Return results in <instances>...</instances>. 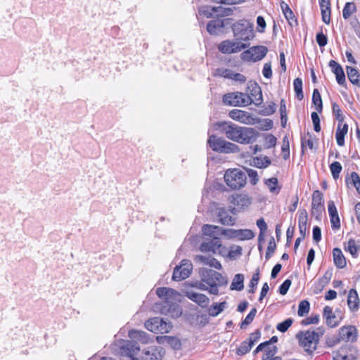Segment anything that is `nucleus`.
Segmentation results:
<instances>
[{
	"mask_svg": "<svg viewBox=\"0 0 360 360\" xmlns=\"http://www.w3.org/2000/svg\"><path fill=\"white\" fill-rule=\"evenodd\" d=\"M214 127L228 139L240 144L252 143L258 136L257 131L254 129L240 127L231 122H218Z\"/></svg>",
	"mask_w": 360,
	"mask_h": 360,
	"instance_id": "1",
	"label": "nucleus"
},
{
	"mask_svg": "<svg viewBox=\"0 0 360 360\" xmlns=\"http://www.w3.org/2000/svg\"><path fill=\"white\" fill-rule=\"evenodd\" d=\"M129 337L131 340H127L120 347V352L122 355L133 357L140 350L137 342L147 343L148 338L144 331L131 330L129 332Z\"/></svg>",
	"mask_w": 360,
	"mask_h": 360,
	"instance_id": "2",
	"label": "nucleus"
},
{
	"mask_svg": "<svg viewBox=\"0 0 360 360\" xmlns=\"http://www.w3.org/2000/svg\"><path fill=\"white\" fill-rule=\"evenodd\" d=\"M324 330L319 328L317 331L305 330L299 332L296 335V338L299 341V345L303 348L305 352L312 354L317 349L319 338L323 335Z\"/></svg>",
	"mask_w": 360,
	"mask_h": 360,
	"instance_id": "3",
	"label": "nucleus"
},
{
	"mask_svg": "<svg viewBox=\"0 0 360 360\" xmlns=\"http://www.w3.org/2000/svg\"><path fill=\"white\" fill-rule=\"evenodd\" d=\"M199 274L202 282L210 287L209 292L212 295L219 294V286L227 284V280L221 274L207 268H200Z\"/></svg>",
	"mask_w": 360,
	"mask_h": 360,
	"instance_id": "4",
	"label": "nucleus"
},
{
	"mask_svg": "<svg viewBox=\"0 0 360 360\" xmlns=\"http://www.w3.org/2000/svg\"><path fill=\"white\" fill-rule=\"evenodd\" d=\"M233 36L238 41H250L254 38L253 24L249 20L241 19L233 24Z\"/></svg>",
	"mask_w": 360,
	"mask_h": 360,
	"instance_id": "5",
	"label": "nucleus"
},
{
	"mask_svg": "<svg viewBox=\"0 0 360 360\" xmlns=\"http://www.w3.org/2000/svg\"><path fill=\"white\" fill-rule=\"evenodd\" d=\"M224 178L226 184L232 190L240 189L246 184V174L240 169L235 168L226 170Z\"/></svg>",
	"mask_w": 360,
	"mask_h": 360,
	"instance_id": "6",
	"label": "nucleus"
},
{
	"mask_svg": "<svg viewBox=\"0 0 360 360\" xmlns=\"http://www.w3.org/2000/svg\"><path fill=\"white\" fill-rule=\"evenodd\" d=\"M207 144L212 150L221 153H235L239 151V147L236 144L229 142L223 138L215 135L209 136Z\"/></svg>",
	"mask_w": 360,
	"mask_h": 360,
	"instance_id": "7",
	"label": "nucleus"
},
{
	"mask_svg": "<svg viewBox=\"0 0 360 360\" xmlns=\"http://www.w3.org/2000/svg\"><path fill=\"white\" fill-rule=\"evenodd\" d=\"M268 49L265 46H254L244 51L241 55V60L245 62H257L262 60L266 55Z\"/></svg>",
	"mask_w": 360,
	"mask_h": 360,
	"instance_id": "8",
	"label": "nucleus"
},
{
	"mask_svg": "<svg viewBox=\"0 0 360 360\" xmlns=\"http://www.w3.org/2000/svg\"><path fill=\"white\" fill-rule=\"evenodd\" d=\"M200 250L202 252H211L214 255L223 257L226 256L227 253V249L221 244L220 239H210L203 241L200 246Z\"/></svg>",
	"mask_w": 360,
	"mask_h": 360,
	"instance_id": "9",
	"label": "nucleus"
},
{
	"mask_svg": "<svg viewBox=\"0 0 360 360\" xmlns=\"http://www.w3.org/2000/svg\"><path fill=\"white\" fill-rule=\"evenodd\" d=\"M249 101L246 93L239 91L228 93L223 96L224 103L231 106H248Z\"/></svg>",
	"mask_w": 360,
	"mask_h": 360,
	"instance_id": "10",
	"label": "nucleus"
},
{
	"mask_svg": "<svg viewBox=\"0 0 360 360\" xmlns=\"http://www.w3.org/2000/svg\"><path fill=\"white\" fill-rule=\"evenodd\" d=\"M145 327L155 333H167L172 329L170 323L166 322L163 319L155 317L150 319L145 323Z\"/></svg>",
	"mask_w": 360,
	"mask_h": 360,
	"instance_id": "11",
	"label": "nucleus"
},
{
	"mask_svg": "<svg viewBox=\"0 0 360 360\" xmlns=\"http://www.w3.org/2000/svg\"><path fill=\"white\" fill-rule=\"evenodd\" d=\"M165 354V351L160 347H148L144 349L139 358L130 357L131 360H161L162 356Z\"/></svg>",
	"mask_w": 360,
	"mask_h": 360,
	"instance_id": "12",
	"label": "nucleus"
},
{
	"mask_svg": "<svg viewBox=\"0 0 360 360\" xmlns=\"http://www.w3.org/2000/svg\"><path fill=\"white\" fill-rule=\"evenodd\" d=\"M193 269V264L188 259H183L179 266L174 268L172 279L174 281H181L187 278Z\"/></svg>",
	"mask_w": 360,
	"mask_h": 360,
	"instance_id": "13",
	"label": "nucleus"
},
{
	"mask_svg": "<svg viewBox=\"0 0 360 360\" xmlns=\"http://www.w3.org/2000/svg\"><path fill=\"white\" fill-rule=\"evenodd\" d=\"M248 44L238 40H225L219 45V50L223 53H238L248 47Z\"/></svg>",
	"mask_w": 360,
	"mask_h": 360,
	"instance_id": "14",
	"label": "nucleus"
},
{
	"mask_svg": "<svg viewBox=\"0 0 360 360\" xmlns=\"http://www.w3.org/2000/svg\"><path fill=\"white\" fill-rule=\"evenodd\" d=\"M248 90L247 96L250 100V105L253 103L256 106H259L263 103L261 87L257 83L250 82L248 83Z\"/></svg>",
	"mask_w": 360,
	"mask_h": 360,
	"instance_id": "15",
	"label": "nucleus"
},
{
	"mask_svg": "<svg viewBox=\"0 0 360 360\" xmlns=\"http://www.w3.org/2000/svg\"><path fill=\"white\" fill-rule=\"evenodd\" d=\"M323 210V194L320 191L316 190L312 194L311 215L316 219H320Z\"/></svg>",
	"mask_w": 360,
	"mask_h": 360,
	"instance_id": "16",
	"label": "nucleus"
},
{
	"mask_svg": "<svg viewBox=\"0 0 360 360\" xmlns=\"http://www.w3.org/2000/svg\"><path fill=\"white\" fill-rule=\"evenodd\" d=\"M229 116L233 120L238 121L245 124H254L256 119L250 112L233 109L229 111Z\"/></svg>",
	"mask_w": 360,
	"mask_h": 360,
	"instance_id": "17",
	"label": "nucleus"
},
{
	"mask_svg": "<svg viewBox=\"0 0 360 360\" xmlns=\"http://www.w3.org/2000/svg\"><path fill=\"white\" fill-rule=\"evenodd\" d=\"M357 329L354 326H343L340 328L338 342L345 341L346 342H354L357 339Z\"/></svg>",
	"mask_w": 360,
	"mask_h": 360,
	"instance_id": "18",
	"label": "nucleus"
},
{
	"mask_svg": "<svg viewBox=\"0 0 360 360\" xmlns=\"http://www.w3.org/2000/svg\"><path fill=\"white\" fill-rule=\"evenodd\" d=\"M230 202L233 204L238 210L248 207L252 203L251 198L245 193L232 195L230 198Z\"/></svg>",
	"mask_w": 360,
	"mask_h": 360,
	"instance_id": "19",
	"label": "nucleus"
},
{
	"mask_svg": "<svg viewBox=\"0 0 360 360\" xmlns=\"http://www.w3.org/2000/svg\"><path fill=\"white\" fill-rule=\"evenodd\" d=\"M156 294L160 298L164 299L170 307H172L173 300H177V297L179 296L175 290L167 288H158Z\"/></svg>",
	"mask_w": 360,
	"mask_h": 360,
	"instance_id": "20",
	"label": "nucleus"
},
{
	"mask_svg": "<svg viewBox=\"0 0 360 360\" xmlns=\"http://www.w3.org/2000/svg\"><path fill=\"white\" fill-rule=\"evenodd\" d=\"M262 351H264L262 360L271 359L275 357L274 355L277 353V347L270 345L269 342H264L259 344L253 353L256 354Z\"/></svg>",
	"mask_w": 360,
	"mask_h": 360,
	"instance_id": "21",
	"label": "nucleus"
},
{
	"mask_svg": "<svg viewBox=\"0 0 360 360\" xmlns=\"http://www.w3.org/2000/svg\"><path fill=\"white\" fill-rule=\"evenodd\" d=\"M185 295L202 308L207 307L210 303V299L205 295L195 292L192 290L185 291Z\"/></svg>",
	"mask_w": 360,
	"mask_h": 360,
	"instance_id": "22",
	"label": "nucleus"
},
{
	"mask_svg": "<svg viewBox=\"0 0 360 360\" xmlns=\"http://www.w3.org/2000/svg\"><path fill=\"white\" fill-rule=\"evenodd\" d=\"M328 210L330 216L332 228L333 229H339L340 228V220L338 213L337 208L333 200L328 201Z\"/></svg>",
	"mask_w": 360,
	"mask_h": 360,
	"instance_id": "23",
	"label": "nucleus"
},
{
	"mask_svg": "<svg viewBox=\"0 0 360 360\" xmlns=\"http://www.w3.org/2000/svg\"><path fill=\"white\" fill-rule=\"evenodd\" d=\"M329 67L335 75L337 82L340 85H343L345 83V75L342 66L336 61L331 60L329 62Z\"/></svg>",
	"mask_w": 360,
	"mask_h": 360,
	"instance_id": "24",
	"label": "nucleus"
},
{
	"mask_svg": "<svg viewBox=\"0 0 360 360\" xmlns=\"http://www.w3.org/2000/svg\"><path fill=\"white\" fill-rule=\"evenodd\" d=\"M323 316L326 319V323L328 326L334 328L338 326L339 321L337 319V317L333 312V309L330 307L326 306L323 308Z\"/></svg>",
	"mask_w": 360,
	"mask_h": 360,
	"instance_id": "25",
	"label": "nucleus"
},
{
	"mask_svg": "<svg viewBox=\"0 0 360 360\" xmlns=\"http://www.w3.org/2000/svg\"><path fill=\"white\" fill-rule=\"evenodd\" d=\"M348 132V125L344 122H339L335 133L337 143L340 146L345 145V136Z\"/></svg>",
	"mask_w": 360,
	"mask_h": 360,
	"instance_id": "26",
	"label": "nucleus"
},
{
	"mask_svg": "<svg viewBox=\"0 0 360 360\" xmlns=\"http://www.w3.org/2000/svg\"><path fill=\"white\" fill-rule=\"evenodd\" d=\"M359 298L357 291L355 289H351L349 291L347 297V304L350 310L355 311L359 308Z\"/></svg>",
	"mask_w": 360,
	"mask_h": 360,
	"instance_id": "27",
	"label": "nucleus"
},
{
	"mask_svg": "<svg viewBox=\"0 0 360 360\" xmlns=\"http://www.w3.org/2000/svg\"><path fill=\"white\" fill-rule=\"evenodd\" d=\"M203 234L212 238V239H220L221 235V229L217 226L205 224L202 226Z\"/></svg>",
	"mask_w": 360,
	"mask_h": 360,
	"instance_id": "28",
	"label": "nucleus"
},
{
	"mask_svg": "<svg viewBox=\"0 0 360 360\" xmlns=\"http://www.w3.org/2000/svg\"><path fill=\"white\" fill-rule=\"evenodd\" d=\"M224 22L221 20H213L207 25V31L212 35L218 34L224 28Z\"/></svg>",
	"mask_w": 360,
	"mask_h": 360,
	"instance_id": "29",
	"label": "nucleus"
},
{
	"mask_svg": "<svg viewBox=\"0 0 360 360\" xmlns=\"http://www.w3.org/2000/svg\"><path fill=\"white\" fill-rule=\"evenodd\" d=\"M333 257L335 265L340 269H342L346 266V259L342 250L335 248L333 250Z\"/></svg>",
	"mask_w": 360,
	"mask_h": 360,
	"instance_id": "30",
	"label": "nucleus"
},
{
	"mask_svg": "<svg viewBox=\"0 0 360 360\" xmlns=\"http://www.w3.org/2000/svg\"><path fill=\"white\" fill-rule=\"evenodd\" d=\"M218 217L221 224L231 226L235 223V219L229 214L224 208H220L218 212Z\"/></svg>",
	"mask_w": 360,
	"mask_h": 360,
	"instance_id": "31",
	"label": "nucleus"
},
{
	"mask_svg": "<svg viewBox=\"0 0 360 360\" xmlns=\"http://www.w3.org/2000/svg\"><path fill=\"white\" fill-rule=\"evenodd\" d=\"M346 70L347 77L350 82L353 84L360 86V75L358 70L351 66H347Z\"/></svg>",
	"mask_w": 360,
	"mask_h": 360,
	"instance_id": "32",
	"label": "nucleus"
},
{
	"mask_svg": "<svg viewBox=\"0 0 360 360\" xmlns=\"http://www.w3.org/2000/svg\"><path fill=\"white\" fill-rule=\"evenodd\" d=\"M271 163V160L267 156H258L252 160V164L257 168H266Z\"/></svg>",
	"mask_w": 360,
	"mask_h": 360,
	"instance_id": "33",
	"label": "nucleus"
},
{
	"mask_svg": "<svg viewBox=\"0 0 360 360\" xmlns=\"http://www.w3.org/2000/svg\"><path fill=\"white\" fill-rule=\"evenodd\" d=\"M265 185L268 187L269 191L271 193L278 194L281 190V187L278 186V179L276 177H271L264 180Z\"/></svg>",
	"mask_w": 360,
	"mask_h": 360,
	"instance_id": "34",
	"label": "nucleus"
},
{
	"mask_svg": "<svg viewBox=\"0 0 360 360\" xmlns=\"http://www.w3.org/2000/svg\"><path fill=\"white\" fill-rule=\"evenodd\" d=\"M244 276L241 274L235 275L231 284V290H242L244 288Z\"/></svg>",
	"mask_w": 360,
	"mask_h": 360,
	"instance_id": "35",
	"label": "nucleus"
},
{
	"mask_svg": "<svg viewBox=\"0 0 360 360\" xmlns=\"http://www.w3.org/2000/svg\"><path fill=\"white\" fill-rule=\"evenodd\" d=\"M226 305V302L213 304L208 309L209 315L213 317L218 316L221 311H224Z\"/></svg>",
	"mask_w": 360,
	"mask_h": 360,
	"instance_id": "36",
	"label": "nucleus"
},
{
	"mask_svg": "<svg viewBox=\"0 0 360 360\" xmlns=\"http://www.w3.org/2000/svg\"><path fill=\"white\" fill-rule=\"evenodd\" d=\"M160 339L163 340L168 345H169L173 349H179L181 348V342L179 340L175 337L172 336H164V337H158L157 340L160 342Z\"/></svg>",
	"mask_w": 360,
	"mask_h": 360,
	"instance_id": "37",
	"label": "nucleus"
},
{
	"mask_svg": "<svg viewBox=\"0 0 360 360\" xmlns=\"http://www.w3.org/2000/svg\"><path fill=\"white\" fill-rule=\"evenodd\" d=\"M312 103L316 107V110L319 112H321L323 109V103L321 96L319 94V91L317 89H314L312 94Z\"/></svg>",
	"mask_w": 360,
	"mask_h": 360,
	"instance_id": "38",
	"label": "nucleus"
},
{
	"mask_svg": "<svg viewBox=\"0 0 360 360\" xmlns=\"http://www.w3.org/2000/svg\"><path fill=\"white\" fill-rule=\"evenodd\" d=\"M356 11V6L354 2H347L345 4L342 10V17L344 19H348L352 13Z\"/></svg>",
	"mask_w": 360,
	"mask_h": 360,
	"instance_id": "39",
	"label": "nucleus"
},
{
	"mask_svg": "<svg viewBox=\"0 0 360 360\" xmlns=\"http://www.w3.org/2000/svg\"><path fill=\"white\" fill-rule=\"evenodd\" d=\"M293 86L297 99L302 100L304 97L302 91V80L299 77L295 79Z\"/></svg>",
	"mask_w": 360,
	"mask_h": 360,
	"instance_id": "40",
	"label": "nucleus"
},
{
	"mask_svg": "<svg viewBox=\"0 0 360 360\" xmlns=\"http://www.w3.org/2000/svg\"><path fill=\"white\" fill-rule=\"evenodd\" d=\"M255 234L253 231L250 229H239L238 230V233L236 234V238L244 240H250L253 238Z\"/></svg>",
	"mask_w": 360,
	"mask_h": 360,
	"instance_id": "41",
	"label": "nucleus"
},
{
	"mask_svg": "<svg viewBox=\"0 0 360 360\" xmlns=\"http://www.w3.org/2000/svg\"><path fill=\"white\" fill-rule=\"evenodd\" d=\"M332 277V273L330 271H327L325 274L319 279L318 288L321 291L330 281Z\"/></svg>",
	"mask_w": 360,
	"mask_h": 360,
	"instance_id": "42",
	"label": "nucleus"
},
{
	"mask_svg": "<svg viewBox=\"0 0 360 360\" xmlns=\"http://www.w3.org/2000/svg\"><path fill=\"white\" fill-rule=\"evenodd\" d=\"M310 309V304L307 300H302L298 306L297 314L299 316H304L307 314Z\"/></svg>",
	"mask_w": 360,
	"mask_h": 360,
	"instance_id": "43",
	"label": "nucleus"
},
{
	"mask_svg": "<svg viewBox=\"0 0 360 360\" xmlns=\"http://www.w3.org/2000/svg\"><path fill=\"white\" fill-rule=\"evenodd\" d=\"M330 169L333 179H337L342 169V167L339 162H333L330 165Z\"/></svg>",
	"mask_w": 360,
	"mask_h": 360,
	"instance_id": "44",
	"label": "nucleus"
},
{
	"mask_svg": "<svg viewBox=\"0 0 360 360\" xmlns=\"http://www.w3.org/2000/svg\"><path fill=\"white\" fill-rule=\"evenodd\" d=\"M252 346L245 340L240 345L236 350V354L239 356H243L248 353L252 349Z\"/></svg>",
	"mask_w": 360,
	"mask_h": 360,
	"instance_id": "45",
	"label": "nucleus"
},
{
	"mask_svg": "<svg viewBox=\"0 0 360 360\" xmlns=\"http://www.w3.org/2000/svg\"><path fill=\"white\" fill-rule=\"evenodd\" d=\"M257 314V309L252 308L250 313L247 315L245 319L242 321L240 324L241 328H245L247 326H248L250 323H252V321L254 320L255 315Z\"/></svg>",
	"mask_w": 360,
	"mask_h": 360,
	"instance_id": "46",
	"label": "nucleus"
},
{
	"mask_svg": "<svg viewBox=\"0 0 360 360\" xmlns=\"http://www.w3.org/2000/svg\"><path fill=\"white\" fill-rule=\"evenodd\" d=\"M332 112L335 119L339 122H344V115L340 106L336 103H332Z\"/></svg>",
	"mask_w": 360,
	"mask_h": 360,
	"instance_id": "47",
	"label": "nucleus"
},
{
	"mask_svg": "<svg viewBox=\"0 0 360 360\" xmlns=\"http://www.w3.org/2000/svg\"><path fill=\"white\" fill-rule=\"evenodd\" d=\"M349 184H352V186H354L356 191L359 192V193L360 194V176L359 175L355 172H352L351 173V176H350V178H349Z\"/></svg>",
	"mask_w": 360,
	"mask_h": 360,
	"instance_id": "48",
	"label": "nucleus"
},
{
	"mask_svg": "<svg viewBox=\"0 0 360 360\" xmlns=\"http://www.w3.org/2000/svg\"><path fill=\"white\" fill-rule=\"evenodd\" d=\"M307 136L308 139H307L306 136H303L301 139L302 150L303 152L306 147H308L310 149H312L314 148V143L311 138V135L309 133H307Z\"/></svg>",
	"mask_w": 360,
	"mask_h": 360,
	"instance_id": "49",
	"label": "nucleus"
},
{
	"mask_svg": "<svg viewBox=\"0 0 360 360\" xmlns=\"http://www.w3.org/2000/svg\"><path fill=\"white\" fill-rule=\"evenodd\" d=\"M345 250L349 252V253L354 257H357V255H358L357 252H358L359 248L356 245V242H355V240L354 239H350L348 241L347 246L345 248Z\"/></svg>",
	"mask_w": 360,
	"mask_h": 360,
	"instance_id": "50",
	"label": "nucleus"
},
{
	"mask_svg": "<svg viewBox=\"0 0 360 360\" xmlns=\"http://www.w3.org/2000/svg\"><path fill=\"white\" fill-rule=\"evenodd\" d=\"M292 323V320L291 319H287L284 321L279 323L276 328L280 332L284 333L288 330V329L290 327Z\"/></svg>",
	"mask_w": 360,
	"mask_h": 360,
	"instance_id": "51",
	"label": "nucleus"
},
{
	"mask_svg": "<svg viewBox=\"0 0 360 360\" xmlns=\"http://www.w3.org/2000/svg\"><path fill=\"white\" fill-rule=\"evenodd\" d=\"M242 254V248L240 246H236L231 248L230 250H227V253L226 256H228L230 258H235L237 256H240Z\"/></svg>",
	"mask_w": 360,
	"mask_h": 360,
	"instance_id": "52",
	"label": "nucleus"
},
{
	"mask_svg": "<svg viewBox=\"0 0 360 360\" xmlns=\"http://www.w3.org/2000/svg\"><path fill=\"white\" fill-rule=\"evenodd\" d=\"M276 248V245L274 238L272 237L269 242V245L266 252L265 257L266 259H268L271 257V255L274 252Z\"/></svg>",
	"mask_w": 360,
	"mask_h": 360,
	"instance_id": "53",
	"label": "nucleus"
},
{
	"mask_svg": "<svg viewBox=\"0 0 360 360\" xmlns=\"http://www.w3.org/2000/svg\"><path fill=\"white\" fill-rule=\"evenodd\" d=\"M316 40L320 47L325 46L328 43V37L322 32H319L316 34Z\"/></svg>",
	"mask_w": 360,
	"mask_h": 360,
	"instance_id": "54",
	"label": "nucleus"
},
{
	"mask_svg": "<svg viewBox=\"0 0 360 360\" xmlns=\"http://www.w3.org/2000/svg\"><path fill=\"white\" fill-rule=\"evenodd\" d=\"M276 138L272 134H268L265 138V145L267 148H273L276 144Z\"/></svg>",
	"mask_w": 360,
	"mask_h": 360,
	"instance_id": "55",
	"label": "nucleus"
},
{
	"mask_svg": "<svg viewBox=\"0 0 360 360\" xmlns=\"http://www.w3.org/2000/svg\"><path fill=\"white\" fill-rule=\"evenodd\" d=\"M291 283H292L290 279H286L284 281V282L279 287V293L282 295H285L288 292Z\"/></svg>",
	"mask_w": 360,
	"mask_h": 360,
	"instance_id": "56",
	"label": "nucleus"
},
{
	"mask_svg": "<svg viewBox=\"0 0 360 360\" xmlns=\"http://www.w3.org/2000/svg\"><path fill=\"white\" fill-rule=\"evenodd\" d=\"M319 321V316L316 314L314 316H311L309 317L306 318L305 319L302 321V324L307 326L309 324H316Z\"/></svg>",
	"mask_w": 360,
	"mask_h": 360,
	"instance_id": "57",
	"label": "nucleus"
},
{
	"mask_svg": "<svg viewBox=\"0 0 360 360\" xmlns=\"http://www.w3.org/2000/svg\"><path fill=\"white\" fill-rule=\"evenodd\" d=\"M308 214L306 210L299 212L298 224H307Z\"/></svg>",
	"mask_w": 360,
	"mask_h": 360,
	"instance_id": "58",
	"label": "nucleus"
},
{
	"mask_svg": "<svg viewBox=\"0 0 360 360\" xmlns=\"http://www.w3.org/2000/svg\"><path fill=\"white\" fill-rule=\"evenodd\" d=\"M262 74L264 77L267 79H270L272 77L271 65L270 63H264Z\"/></svg>",
	"mask_w": 360,
	"mask_h": 360,
	"instance_id": "59",
	"label": "nucleus"
},
{
	"mask_svg": "<svg viewBox=\"0 0 360 360\" xmlns=\"http://www.w3.org/2000/svg\"><path fill=\"white\" fill-rule=\"evenodd\" d=\"M260 338V332L259 330H256L255 332L251 333L249 338L246 340L252 346L255 345L256 342Z\"/></svg>",
	"mask_w": 360,
	"mask_h": 360,
	"instance_id": "60",
	"label": "nucleus"
},
{
	"mask_svg": "<svg viewBox=\"0 0 360 360\" xmlns=\"http://www.w3.org/2000/svg\"><path fill=\"white\" fill-rule=\"evenodd\" d=\"M322 20L326 24H329L330 22V13L331 10L330 9H321Z\"/></svg>",
	"mask_w": 360,
	"mask_h": 360,
	"instance_id": "61",
	"label": "nucleus"
},
{
	"mask_svg": "<svg viewBox=\"0 0 360 360\" xmlns=\"http://www.w3.org/2000/svg\"><path fill=\"white\" fill-rule=\"evenodd\" d=\"M247 174H248L249 177L251 179L252 184L255 185L258 182V180H259L257 171H255L252 169H248Z\"/></svg>",
	"mask_w": 360,
	"mask_h": 360,
	"instance_id": "62",
	"label": "nucleus"
},
{
	"mask_svg": "<svg viewBox=\"0 0 360 360\" xmlns=\"http://www.w3.org/2000/svg\"><path fill=\"white\" fill-rule=\"evenodd\" d=\"M199 13L200 15H203L206 16L207 18H210V17H212V14L214 13L212 11V7L202 6V7L200 8Z\"/></svg>",
	"mask_w": 360,
	"mask_h": 360,
	"instance_id": "63",
	"label": "nucleus"
},
{
	"mask_svg": "<svg viewBox=\"0 0 360 360\" xmlns=\"http://www.w3.org/2000/svg\"><path fill=\"white\" fill-rule=\"evenodd\" d=\"M257 30L259 32H264L266 27V22L262 16H258L257 18Z\"/></svg>",
	"mask_w": 360,
	"mask_h": 360,
	"instance_id": "64",
	"label": "nucleus"
}]
</instances>
